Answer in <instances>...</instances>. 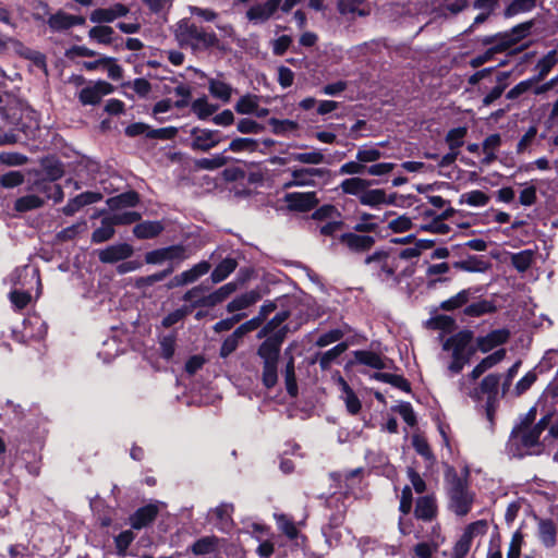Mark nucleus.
Segmentation results:
<instances>
[{
	"label": "nucleus",
	"mask_w": 558,
	"mask_h": 558,
	"mask_svg": "<svg viewBox=\"0 0 558 558\" xmlns=\"http://www.w3.org/2000/svg\"><path fill=\"white\" fill-rule=\"evenodd\" d=\"M533 22L529 21L514 26L509 32L478 38L477 43L484 47H487V49L483 53L473 57L470 60V65L476 69L484 63L492 61L496 54L507 51L517 45L520 40L525 38L530 34Z\"/></svg>",
	"instance_id": "1"
},
{
	"label": "nucleus",
	"mask_w": 558,
	"mask_h": 558,
	"mask_svg": "<svg viewBox=\"0 0 558 558\" xmlns=\"http://www.w3.org/2000/svg\"><path fill=\"white\" fill-rule=\"evenodd\" d=\"M551 414H544L539 422L533 426L526 423L513 428L509 439V450L515 457H524L526 454H537L542 450L539 437L548 427Z\"/></svg>",
	"instance_id": "2"
},
{
	"label": "nucleus",
	"mask_w": 558,
	"mask_h": 558,
	"mask_svg": "<svg viewBox=\"0 0 558 558\" xmlns=\"http://www.w3.org/2000/svg\"><path fill=\"white\" fill-rule=\"evenodd\" d=\"M174 38L181 48H190L193 52L205 51L218 44L214 32L197 25L191 19H182L175 24Z\"/></svg>",
	"instance_id": "3"
},
{
	"label": "nucleus",
	"mask_w": 558,
	"mask_h": 558,
	"mask_svg": "<svg viewBox=\"0 0 558 558\" xmlns=\"http://www.w3.org/2000/svg\"><path fill=\"white\" fill-rule=\"evenodd\" d=\"M473 339V332L470 330H462L448 338L444 344V351H451L452 361L448 365L449 374H459L463 367L470 362L474 353V349L470 345Z\"/></svg>",
	"instance_id": "4"
},
{
	"label": "nucleus",
	"mask_w": 558,
	"mask_h": 558,
	"mask_svg": "<svg viewBox=\"0 0 558 558\" xmlns=\"http://www.w3.org/2000/svg\"><path fill=\"white\" fill-rule=\"evenodd\" d=\"M447 494L449 497V508L460 517L466 515L473 504V494L468 488L465 478L450 469L446 473Z\"/></svg>",
	"instance_id": "5"
},
{
	"label": "nucleus",
	"mask_w": 558,
	"mask_h": 558,
	"mask_svg": "<svg viewBox=\"0 0 558 558\" xmlns=\"http://www.w3.org/2000/svg\"><path fill=\"white\" fill-rule=\"evenodd\" d=\"M500 384V376L497 374H489L484 377L480 385L469 386L465 380L459 381V390L470 397L474 401H480L486 396V401H498V387Z\"/></svg>",
	"instance_id": "6"
},
{
	"label": "nucleus",
	"mask_w": 558,
	"mask_h": 558,
	"mask_svg": "<svg viewBox=\"0 0 558 558\" xmlns=\"http://www.w3.org/2000/svg\"><path fill=\"white\" fill-rule=\"evenodd\" d=\"M365 264L369 267L373 275L379 280H389L395 276L397 260L388 253L378 251L365 258Z\"/></svg>",
	"instance_id": "7"
},
{
	"label": "nucleus",
	"mask_w": 558,
	"mask_h": 558,
	"mask_svg": "<svg viewBox=\"0 0 558 558\" xmlns=\"http://www.w3.org/2000/svg\"><path fill=\"white\" fill-rule=\"evenodd\" d=\"M190 257L187 248L183 245H171L146 253L145 260L147 264L158 265L170 262L171 267L178 266L181 262Z\"/></svg>",
	"instance_id": "8"
},
{
	"label": "nucleus",
	"mask_w": 558,
	"mask_h": 558,
	"mask_svg": "<svg viewBox=\"0 0 558 558\" xmlns=\"http://www.w3.org/2000/svg\"><path fill=\"white\" fill-rule=\"evenodd\" d=\"M326 168H295L291 170V179L283 183L284 189L293 186H316L317 180L329 177Z\"/></svg>",
	"instance_id": "9"
},
{
	"label": "nucleus",
	"mask_w": 558,
	"mask_h": 558,
	"mask_svg": "<svg viewBox=\"0 0 558 558\" xmlns=\"http://www.w3.org/2000/svg\"><path fill=\"white\" fill-rule=\"evenodd\" d=\"M113 86L106 81L90 82L78 93V100L84 105L95 106L101 99L113 92Z\"/></svg>",
	"instance_id": "10"
},
{
	"label": "nucleus",
	"mask_w": 558,
	"mask_h": 558,
	"mask_svg": "<svg viewBox=\"0 0 558 558\" xmlns=\"http://www.w3.org/2000/svg\"><path fill=\"white\" fill-rule=\"evenodd\" d=\"M280 0L253 2L246 10L245 16L253 25L266 23L279 9Z\"/></svg>",
	"instance_id": "11"
},
{
	"label": "nucleus",
	"mask_w": 558,
	"mask_h": 558,
	"mask_svg": "<svg viewBox=\"0 0 558 558\" xmlns=\"http://www.w3.org/2000/svg\"><path fill=\"white\" fill-rule=\"evenodd\" d=\"M191 138V148L199 151H208L222 141V136L218 130L199 128L192 129Z\"/></svg>",
	"instance_id": "12"
},
{
	"label": "nucleus",
	"mask_w": 558,
	"mask_h": 558,
	"mask_svg": "<svg viewBox=\"0 0 558 558\" xmlns=\"http://www.w3.org/2000/svg\"><path fill=\"white\" fill-rule=\"evenodd\" d=\"M265 341L258 347L257 355L263 362H278L281 344L286 338V330L265 337Z\"/></svg>",
	"instance_id": "13"
},
{
	"label": "nucleus",
	"mask_w": 558,
	"mask_h": 558,
	"mask_svg": "<svg viewBox=\"0 0 558 558\" xmlns=\"http://www.w3.org/2000/svg\"><path fill=\"white\" fill-rule=\"evenodd\" d=\"M234 507L229 502H221L208 512V520L221 532H229L233 525L232 513Z\"/></svg>",
	"instance_id": "14"
},
{
	"label": "nucleus",
	"mask_w": 558,
	"mask_h": 558,
	"mask_svg": "<svg viewBox=\"0 0 558 558\" xmlns=\"http://www.w3.org/2000/svg\"><path fill=\"white\" fill-rule=\"evenodd\" d=\"M339 241L342 245H344L349 251L353 253H363L373 247L375 244V238L369 234H362L357 232H347L343 233Z\"/></svg>",
	"instance_id": "15"
},
{
	"label": "nucleus",
	"mask_w": 558,
	"mask_h": 558,
	"mask_svg": "<svg viewBox=\"0 0 558 558\" xmlns=\"http://www.w3.org/2000/svg\"><path fill=\"white\" fill-rule=\"evenodd\" d=\"M29 191L41 193L45 199H52L54 203H60L64 197L62 187L45 178L36 179L29 186Z\"/></svg>",
	"instance_id": "16"
},
{
	"label": "nucleus",
	"mask_w": 558,
	"mask_h": 558,
	"mask_svg": "<svg viewBox=\"0 0 558 558\" xmlns=\"http://www.w3.org/2000/svg\"><path fill=\"white\" fill-rule=\"evenodd\" d=\"M284 202L288 204V207L293 210L299 211H308L313 209L317 205V197L315 192H306V193H288L284 196Z\"/></svg>",
	"instance_id": "17"
},
{
	"label": "nucleus",
	"mask_w": 558,
	"mask_h": 558,
	"mask_svg": "<svg viewBox=\"0 0 558 558\" xmlns=\"http://www.w3.org/2000/svg\"><path fill=\"white\" fill-rule=\"evenodd\" d=\"M85 22V17L72 15L63 11H58L48 19V25L54 32H62L73 26L84 25Z\"/></svg>",
	"instance_id": "18"
},
{
	"label": "nucleus",
	"mask_w": 558,
	"mask_h": 558,
	"mask_svg": "<svg viewBox=\"0 0 558 558\" xmlns=\"http://www.w3.org/2000/svg\"><path fill=\"white\" fill-rule=\"evenodd\" d=\"M129 8L122 3H116L110 8H99L92 12L90 21L94 23H111L118 17L125 16Z\"/></svg>",
	"instance_id": "19"
},
{
	"label": "nucleus",
	"mask_w": 558,
	"mask_h": 558,
	"mask_svg": "<svg viewBox=\"0 0 558 558\" xmlns=\"http://www.w3.org/2000/svg\"><path fill=\"white\" fill-rule=\"evenodd\" d=\"M509 338V331L506 329H496L487 333L486 336L478 337L476 339V348L483 353H487L498 345L507 342Z\"/></svg>",
	"instance_id": "20"
},
{
	"label": "nucleus",
	"mask_w": 558,
	"mask_h": 558,
	"mask_svg": "<svg viewBox=\"0 0 558 558\" xmlns=\"http://www.w3.org/2000/svg\"><path fill=\"white\" fill-rule=\"evenodd\" d=\"M159 507L157 504H149L138 508L130 518L131 526L141 530L150 524L157 517Z\"/></svg>",
	"instance_id": "21"
},
{
	"label": "nucleus",
	"mask_w": 558,
	"mask_h": 558,
	"mask_svg": "<svg viewBox=\"0 0 558 558\" xmlns=\"http://www.w3.org/2000/svg\"><path fill=\"white\" fill-rule=\"evenodd\" d=\"M133 254V247L126 243L110 245L99 252L102 263H117L129 258Z\"/></svg>",
	"instance_id": "22"
},
{
	"label": "nucleus",
	"mask_w": 558,
	"mask_h": 558,
	"mask_svg": "<svg viewBox=\"0 0 558 558\" xmlns=\"http://www.w3.org/2000/svg\"><path fill=\"white\" fill-rule=\"evenodd\" d=\"M335 380L341 391L340 399L343 400L348 412L353 415L357 414L362 408L357 396L354 393V391L342 376L338 375Z\"/></svg>",
	"instance_id": "23"
},
{
	"label": "nucleus",
	"mask_w": 558,
	"mask_h": 558,
	"mask_svg": "<svg viewBox=\"0 0 558 558\" xmlns=\"http://www.w3.org/2000/svg\"><path fill=\"white\" fill-rule=\"evenodd\" d=\"M208 90L214 98L221 100L223 104H228L234 89L229 83L222 80V74L219 73L217 77L208 78Z\"/></svg>",
	"instance_id": "24"
},
{
	"label": "nucleus",
	"mask_w": 558,
	"mask_h": 558,
	"mask_svg": "<svg viewBox=\"0 0 558 558\" xmlns=\"http://www.w3.org/2000/svg\"><path fill=\"white\" fill-rule=\"evenodd\" d=\"M537 536L546 548H553L557 544V527L549 519L537 520Z\"/></svg>",
	"instance_id": "25"
},
{
	"label": "nucleus",
	"mask_w": 558,
	"mask_h": 558,
	"mask_svg": "<svg viewBox=\"0 0 558 558\" xmlns=\"http://www.w3.org/2000/svg\"><path fill=\"white\" fill-rule=\"evenodd\" d=\"M236 283L228 282L213 293L197 300L196 303L201 306L213 307L230 296L236 290Z\"/></svg>",
	"instance_id": "26"
},
{
	"label": "nucleus",
	"mask_w": 558,
	"mask_h": 558,
	"mask_svg": "<svg viewBox=\"0 0 558 558\" xmlns=\"http://www.w3.org/2000/svg\"><path fill=\"white\" fill-rule=\"evenodd\" d=\"M437 513L436 500L433 496H423L416 500L414 514L423 521H432Z\"/></svg>",
	"instance_id": "27"
},
{
	"label": "nucleus",
	"mask_w": 558,
	"mask_h": 558,
	"mask_svg": "<svg viewBox=\"0 0 558 558\" xmlns=\"http://www.w3.org/2000/svg\"><path fill=\"white\" fill-rule=\"evenodd\" d=\"M371 184H372V181H369V180L362 179L360 177H353V178L343 180L340 183L339 187L342 191V193L355 196V197H357V199L360 202L366 187H369Z\"/></svg>",
	"instance_id": "28"
},
{
	"label": "nucleus",
	"mask_w": 558,
	"mask_h": 558,
	"mask_svg": "<svg viewBox=\"0 0 558 558\" xmlns=\"http://www.w3.org/2000/svg\"><path fill=\"white\" fill-rule=\"evenodd\" d=\"M210 269L208 262H201L194 265L191 269L181 272L174 277L175 286H184L196 281L199 277L206 275Z\"/></svg>",
	"instance_id": "29"
},
{
	"label": "nucleus",
	"mask_w": 558,
	"mask_h": 558,
	"mask_svg": "<svg viewBox=\"0 0 558 558\" xmlns=\"http://www.w3.org/2000/svg\"><path fill=\"white\" fill-rule=\"evenodd\" d=\"M260 299V294L256 290H251L245 293H242L241 295H238L235 299H233L228 305L227 311L229 313H235L242 310H245L256 302H258Z\"/></svg>",
	"instance_id": "30"
},
{
	"label": "nucleus",
	"mask_w": 558,
	"mask_h": 558,
	"mask_svg": "<svg viewBox=\"0 0 558 558\" xmlns=\"http://www.w3.org/2000/svg\"><path fill=\"white\" fill-rule=\"evenodd\" d=\"M509 72H500L496 76V85L484 96L482 104L484 107L490 106L498 98L501 97L506 88L508 87Z\"/></svg>",
	"instance_id": "31"
},
{
	"label": "nucleus",
	"mask_w": 558,
	"mask_h": 558,
	"mask_svg": "<svg viewBox=\"0 0 558 558\" xmlns=\"http://www.w3.org/2000/svg\"><path fill=\"white\" fill-rule=\"evenodd\" d=\"M355 362L369 366L375 369H384L387 367L385 359L378 353L366 350H357L353 352Z\"/></svg>",
	"instance_id": "32"
},
{
	"label": "nucleus",
	"mask_w": 558,
	"mask_h": 558,
	"mask_svg": "<svg viewBox=\"0 0 558 558\" xmlns=\"http://www.w3.org/2000/svg\"><path fill=\"white\" fill-rule=\"evenodd\" d=\"M288 311L278 312L258 332V338H264L270 335H276L281 330L287 331V326L283 323L289 318Z\"/></svg>",
	"instance_id": "33"
},
{
	"label": "nucleus",
	"mask_w": 558,
	"mask_h": 558,
	"mask_svg": "<svg viewBox=\"0 0 558 558\" xmlns=\"http://www.w3.org/2000/svg\"><path fill=\"white\" fill-rule=\"evenodd\" d=\"M480 291H481L480 288L464 289V290L460 291L459 293H457L456 295H453L452 298L444 301L441 303V308L445 311H452V310L459 308V307L463 306L464 304H466L474 296V294Z\"/></svg>",
	"instance_id": "34"
},
{
	"label": "nucleus",
	"mask_w": 558,
	"mask_h": 558,
	"mask_svg": "<svg viewBox=\"0 0 558 558\" xmlns=\"http://www.w3.org/2000/svg\"><path fill=\"white\" fill-rule=\"evenodd\" d=\"M218 547L219 538L215 535H210L203 536L195 541L190 547V550L196 556H202L214 553Z\"/></svg>",
	"instance_id": "35"
},
{
	"label": "nucleus",
	"mask_w": 558,
	"mask_h": 558,
	"mask_svg": "<svg viewBox=\"0 0 558 558\" xmlns=\"http://www.w3.org/2000/svg\"><path fill=\"white\" fill-rule=\"evenodd\" d=\"M163 230V226L159 221H143L137 223L133 233L137 239H153L159 235Z\"/></svg>",
	"instance_id": "36"
},
{
	"label": "nucleus",
	"mask_w": 558,
	"mask_h": 558,
	"mask_svg": "<svg viewBox=\"0 0 558 558\" xmlns=\"http://www.w3.org/2000/svg\"><path fill=\"white\" fill-rule=\"evenodd\" d=\"M218 110V106L209 102L206 96L196 98L191 104V111L199 119L206 120Z\"/></svg>",
	"instance_id": "37"
},
{
	"label": "nucleus",
	"mask_w": 558,
	"mask_h": 558,
	"mask_svg": "<svg viewBox=\"0 0 558 558\" xmlns=\"http://www.w3.org/2000/svg\"><path fill=\"white\" fill-rule=\"evenodd\" d=\"M290 159L292 161L311 166H317L326 162L325 155L320 149H312L304 153H292L290 154Z\"/></svg>",
	"instance_id": "38"
},
{
	"label": "nucleus",
	"mask_w": 558,
	"mask_h": 558,
	"mask_svg": "<svg viewBox=\"0 0 558 558\" xmlns=\"http://www.w3.org/2000/svg\"><path fill=\"white\" fill-rule=\"evenodd\" d=\"M45 198L37 194H28L19 197L14 203V209L19 213H26L43 207Z\"/></svg>",
	"instance_id": "39"
},
{
	"label": "nucleus",
	"mask_w": 558,
	"mask_h": 558,
	"mask_svg": "<svg viewBox=\"0 0 558 558\" xmlns=\"http://www.w3.org/2000/svg\"><path fill=\"white\" fill-rule=\"evenodd\" d=\"M238 263L234 258H225L213 270L210 277L213 282L218 283L223 281L231 272L235 270Z\"/></svg>",
	"instance_id": "40"
},
{
	"label": "nucleus",
	"mask_w": 558,
	"mask_h": 558,
	"mask_svg": "<svg viewBox=\"0 0 558 558\" xmlns=\"http://www.w3.org/2000/svg\"><path fill=\"white\" fill-rule=\"evenodd\" d=\"M558 62V52L557 50H550L547 52L542 59L538 60L536 68L538 70L537 76L534 77L536 82L543 80L550 70Z\"/></svg>",
	"instance_id": "41"
},
{
	"label": "nucleus",
	"mask_w": 558,
	"mask_h": 558,
	"mask_svg": "<svg viewBox=\"0 0 558 558\" xmlns=\"http://www.w3.org/2000/svg\"><path fill=\"white\" fill-rule=\"evenodd\" d=\"M385 203V190L366 187L362 195L360 204L372 208H377Z\"/></svg>",
	"instance_id": "42"
},
{
	"label": "nucleus",
	"mask_w": 558,
	"mask_h": 558,
	"mask_svg": "<svg viewBox=\"0 0 558 558\" xmlns=\"http://www.w3.org/2000/svg\"><path fill=\"white\" fill-rule=\"evenodd\" d=\"M376 220V216L367 213H363L356 223L353 226V231L362 234L376 232L379 225Z\"/></svg>",
	"instance_id": "43"
},
{
	"label": "nucleus",
	"mask_w": 558,
	"mask_h": 558,
	"mask_svg": "<svg viewBox=\"0 0 558 558\" xmlns=\"http://www.w3.org/2000/svg\"><path fill=\"white\" fill-rule=\"evenodd\" d=\"M348 349V344L345 342H340L336 344L333 348L324 352L318 362L322 369H328L331 364Z\"/></svg>",
	"instance_id": "44"
},
{
	"label": "nucleus",
	"mask_w": 558,
	"mask_h": 558,
	"mask_svg": "<svg viewBox=\"0 0 558 558\" xmlns=\"http://www.w3.org/2000/svg\"><path fill=\"white\" fill-rule=\"evenodd\" d=\"M350 331V327L344 325L341 328L331 329L323 335H320L316 340V345L319 348L327 347L333 342L341 340L345 333Z\"/></svg>",
	"instance_id": "45"
},
{
	"label": "nucleus",
	"mask_w": 558,
	"mask_h": 558,
	"mask_svg": "<svg viewBox=\"0 0 558 558\" xmlns=\"http://www.w3.org/2000/svg\"><path fill=\"white\" fill-rule=\"evenodd\" d=\"M488 202H489V196L480 190H474V191L463 193L459 199L460 204H466V205L473 206V207L486 206L488 204Z\"/></svg>",
	"instance_id": "46"
},
{
	"label": "nucleus",
	"mask_w": 558,
	"mask_h": 558,
	"mask_svg": "<svg viewBox=\"0 0 558 558\" xmlns=\"http://www.w3.org/2000/svg\"><path fill=\"white\" fill-rule=\"evenodd\" d=\"M113 221L110 218H105L101 221V226L97 228L93 234L92 240L94 243H102L110 240L114 234Z\"/></svg>",
	"instance_id": "47"
},
{
	"label": "nucleus",
	"mask_w": 558,
	"mask_h": 558,
	"mask_svg": "<svg viewBox=\"0 0 558 558\" xmlns=\"http://www.w3.org/2000/svg\"><path fill=\"white\" fill-rule=\"evenodd\" d=\"M259 97L253 94L242 96L235 104L234 110L240 114H253L257 110Z\"/></svg>",
	"instance_id": "48"
},
{
	"label": "nucleus",
	"mask_w": 558,
	"mask_h": 558,
	"mask_svg": "<svg viewBox=\"0 0 558 558\" xmlns=\"http://www.w3.org/2000/svg\"><path fill=\"white\" fill-rule=\"evenodd\" d=\"M374 379L390 384L402 391H410L409 381L401 375L390 374V373H375L372 376Z\"/></svg>",
	"instance_id": "49"
},
{
	"label": "nucleus",
	"mask_w": 558,
	"mask_h": 558,
	"mask_svg": "<svg viewBox=\"0 0 558 558\" xmlns=\"http://www.w3.org/2000/svg\"><path fill=\"white\" fill-rule=\"evenodd\" d=\"M536 5V0H512L505 9V16L512 17L514 15L532 11Z\"/></svg>",
	"instance_id": "50"
},
{
	"label": "nucleus",
	"mask_w": 558,
	"mask_h": 558,
	"mask_svg": "<svg viewBox=\"0 0 558 558\" xmlns=\"http://www.w3.org/2000/svg\"><path fill=\"white\" fill-rule=\"evenodd\" d=\"M495 308L496 307L493 304V302L488 300H481L478 302L468 305L464 308V314L471 317H480L482 315L493 313Z\"/></svg>",
	"instance_id": "51"
},
{
	"label": "nucleus",
	"mask_w": 558,
	"mask_h": 558,
	"mask_svg": "<svg viewBox=\"0 0 558 558\" xmlns=\"http://www.w3.org/2000/svg\"><path fill=\"white\" fill-rule=\"evenodd\" d=\"M89 38L104 45L111 44L114 35V31L110 26H95L89 29Z\"/></svg>",
	"instance_id": "52"
},
{
	"label": "nucleus",
	"mask_w": 558,
	"mask_h": 558,
	"mask_svg": "<svg viewBox=\"0 0 558 558\" xmlns=\"http://www.w3.org/2000/svg\"><path fill=\"white\" fill-rule=\"evenodd\" d=\"M277 366L278 362H263L262 381L268 389L275 387L278 381Z\"/></svg>",
	"instance_id": "53"
},
{
	"label": "nucleus",
	"mask_w": 558,
	"mask_h": 558,
	"mask_svg": "<svg viewBox=\"0 0 558 558\" xmlns=\"http://www.w3.org/2000/svg\"><path fill=\"white\" fill-rule=\"evenodd\" d=\"M533 258H534V253L531 250H524V251H521V252L512 255L511 260H512L513 267L518 271L523 272L531 267V265L533 263Z\"/></svg>",
	"instance_id": "54"
},
{
	"label": "nucleus",
	"mask_w": 558,
	"mask_h": 558,
	"mask_svg": "<svg viewBox=\"0 0 558 558\" xmlns=\"http://www.w3.org/2000/svg\"><path fill=\"white\" fill-rule=\"evenodd\" d=\"M454 266L461 270L470 272H484L488 268L487 263L477 257H470L465 260L458 262Z\"/></svg>",
	"instance_id": "55"
},
{
	"label": "nucleus",
	"mask_w": 558,
	"mask_h": 558,
	"mask_svg": "<svg viewBox=\"0 0 558 558\" xmlns=\"http://www.w3.org/2000/svg\"><path fill=\"white\" fill-rule=\"evenodd\" d=\"M137 203L138 195L133 191L122 193L113 198H110L109 201V205L111 208L134 207Z\"/></svg>",
	"instance_id": "56"
},
{
	"label": "nucleus",
	"mask_w": 558,
	"mask_h": 558,
	"mask_svg": "<svg viewBox=\"0 0 558 558\" xmlns=\"http://www.w3.org/2000/svg\"><path fill=\"white\" fill-rule=\"evenodd\" d=\"M229 159L230 158L222 153L216 154L210 158H202L197 160L196 165L201 169L215 170L227 165L229 162Z\"/></svg>",
	"instance_id": "57"
},
{
	"label": "nucleus",
	"mask_w": 558,
	"mask_h": 558,
	"mask_svg": "<svg viewBox=\"0 0 558 558\" xmlns=\"http://www.w3.org/2000/svg\"><path fill=\"white\" fill-rule=\"evenodd\" d=\"M28 327H35L36 331L28 332L27 336L32 338L41 339L47 333V326L45 322L38 316H31L24 320V331L27 332Z\"/></svg>",
	"instance_id": "58"
},
{
	"label": "nucleus",
	"mask_w": 558,
	"mask_h": 558,
	"mask_svg": "<svg viewBox=\"0 0 558 558\" xmlns=\"http://www.w3.org/2000/svg\"><path fill=\"white\" fill-rule=\"evenodd\" d=\"M384 154L375 146H362L359 148L355 158L364 166L367 162H375L379 160Z\"/></svg>",
	"instance_id": "59"
},
{
	"label": "nucleus",
	"mask_w": 558,
	"mask_h": 558,
	"mask_svg": "<svg viewBox=\"0 0 558 558\" xmlns=\"http://www.w3.org/2000/svg\"><path fill=\"white\" fill-rule=\"evenodd\" d=\"M175 345L177 338L174 333L162 336L159 340L160 355L169 361L175 352Z\"/></svg>",
	"instance_id": "60"
},
{
	"label": "nucleus",
	"mask_w": 558,
	"mask_h": 558,
	"mask_svg": "<svg viewBox=\"0 0 558 558\" xmlns=\"http://www.w3.org/2000/svg\"><path fill=\"white\" fill-rule=\"evenodd\" d=\"M276 522L278 525V529L284 533L290 539H294L298 534V527L294 524V522L286 514H278L276 515Z\"/></svg>",
	"instance_id": "61"
},
{
	"label": "nucleus",
	"mask_w": 558,
	"mask_h": 558,
	"mask_svg": "<svg viewBox=\"0 0 558 558\" xmlns=\"http://www.w3.org/2000/svg\"><path fill=\"white\" fill-rule=\"evenodd\" d=\"M284 379H286V386H287L288 393L292 397L296 396L298 386H296V379H295L293 357H291L286 365Z\"/></svg>",
	"instance_id": "62"
},
{
	"label": "nucleus",
	"mask_w": 558,
	"mask_h": 558,
	"mask_svg": "<svg viewBox=\"0 0 558 558\" xmlns=\"http://www.w3.org/2000/svg\"><path fill=\"white\" fill-rule=\"evenodd\" d=\"M505 356H506V350L505 349H499V350L495 351L494 353H492V354L487 355L486 357H484L477 364V366L481 368V371L483 373H485L489 368H492L495 365H497L498 363H500L505 359Z\"/></svg>",
	"instance_id": "63"
},
{
	"label": "nucleus",
	"mask_w": 558,
	"mask_h": 558,
	"mask_svg": "<svg viewBox=\"0 0 558 558\" xmlns=\"http://www.w3.org/2000/svg\"><path fill=\"white\" fill-rule=\"evenodd\" d=\"M523 543H524V538H523L522 532L515 531L512 534V537H511V541L509 544L507 558H520Z\"/></svg>",
	"instance_id": "64"
}]
</instances>
